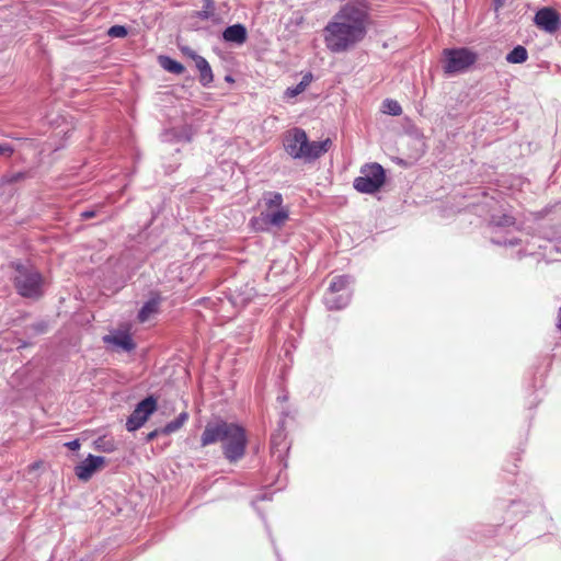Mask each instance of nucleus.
I'll return each mask as SVG.
<instances>
[{"label": "nucleus", "mask_w": 561, "mask_h": 561, "mask_svg": "<svg viewBox=\"0 0 561 561\" xmlns=\"http://www.w3.org/2000/svg\"><path fill=\"white\" fill-rule=\"evenodd\" d=\"M370 24L368 0H348L323 28L325 47L333 54L345 53L364 41Z\"/></svg>", "instance_id": "f257e3e1"}, {"label": "nucleus", "mask_w": 561, "mask_h": 561, "mask_svg": "<svg viewBox=\"0 0 561 561\" xmlns=\"http://www.w3.org/2000/svg\"><path fill=\"white\" fill-rule=\"evenodd\" d=\"M217 443H221L225 458L230 463H236L245 455L248 445L245 430L238 423L222 419L209 421L201 435V446L206 447Z\"/></svg>", "instance_id": "f03ea898"}, {"label": "nucleus", "mask_w": 561, "mask_h": 561, "mask_svg": "<svg viewBox=\"0 0 561 561\" xmlns=\"http://www.w3.org/2000/svg\"><path fill=\"white\" fill-rule=\"evenodd\" d=\"M14 274L12 282L16 293L27 299L37 300L44 295V278L42 274L28 264L12 262Z\"/></svg>", "instance_id": "7ed1b4c3"}, {"label": "nucleus", "mask_w": 561, "mask_h": 561, "mask_svg": "<svg viewBox=\"0 0 561 561\" xmlns=\"http://www.w3.org/2000/svg\"><path fill=\"white\" fill-rule=\"evenodd\" d=\"M352 283L353 278L350 275H340L332 279L323 297L324 305L329 310H340L350 304Z\"/></svg>", "instance_id": "20e7f679"}, {"label": "nucleus", "mask_w": 561, "mask_h": 561, "mask_svg": "<svg viewBox=\"0 0 561 561\" xmlns=\"http://www.w3.org/2000/svg\"><path fill=\"white\" fill-rule=\"evenodd\" d=\"M444 71L455 75L467 71L478 59V55L469 48H446L443 51Z\"/></svg>", "instance_id": "39448f33"}, {"label": "nucleus", "mask_w": 561, "mask_h": 561, "mask_svg": "<svg viewBox=\"0 0 561 561\" xmlns=\"http://www.w3.org/2000/svg\"><path fill=\"white\" fill-rule=\"evenodd\" d=\"M386 174L383 168L378 163L365 165L360 175L354 180V188L364 194H374L385 184Z\"/></svg>", "instance_id": "423d86ee"}, {"label": "nucleus", "mask_w": 561, "mask_h": 561, "mask_svg": "<svg viewBox=\"0 0 561 561\" xmlns=\"http://www.w3.org/2000/svg\"><path fill=\"white\" fill-rule=\"evenodd\" d=\"M156 409L157 400L152 396L141 400L128 416L126 421V430L128 432H135L140 428Z\"/></svg>", "instance_id": "0eeeda50"}, {"label": "nucleus", "mask_w": 561, "mask_h": 561, "mask_svg": "<svg viewBox=\"0 0 561 561\" xmlns=\"http://www.w3.org/2000/svg\"><path fill=\"white\" fill-rule=\"evenodd\" d=\"M289 217L286 208H279L275 211H262L260 216L252 218L251 224L257 231H266L272 227L280 228Z\"/></svg>", "instance_id": "6e6552de"}, {"label": "nucleus", "mask_w": 561, "mask_h": 561, "mask_svg": "<svg viewBox=\"0 0 561 561\" xmlns=\"http://www.w3.org/2000/svg\"><path fill=\"white\" fill-rule=\"evenodd\" d=\"M284 149L293 159H302V151L307 145V134L304 129L295 127L284 136Z\"/></svg>", "instance_id": "1a4fd4ad"}, {"label": "nucleus", "mask_w": 561, "mask_h": 561, "mask_svg": "<svg viewBox=\"0 0 561 561\" xmlns=\"http://www.w3.org/2000/svg\"><path fill=\"white\" fill-rule=\"evenodd\" d=\"M534 21L539 28L547 33H554L561 27V15L552 8L538 10Z\"/></svg>", "instance_id": "9d476101"}, {"label": "nucleus", "mask_w": 561, "mask_h": 561, "mask_svg": "<svg viewBox=\"0 0 561 561\" xmlns=\"http://www.w3.org/2000/svg\"><path fill=\"white\" fill-rule=\"evenodd\" d=\"M106 462V459L103 456H94L89 454V456L79 462L75 467V474L81 481H88L92 478V476L100 470Z\"/></svg>", "instance_id": "9b49d317"}, {"label": "nucleus", "mask_w": 561, "mask_h": 561, "mask_svg": "<svg viewBox=\"0 0 561 561\" xmlns=\"http://www.w3.org/2000/svg\"><path fill=\"white\" fill-rule=\"evenodd\" d=\"M331 146L332 140L330 138H327L322 141H309L307 138V145L302 151V159L306 161L317 160L325 152H328Z\"/></svg>", "instance_id": "f8f14e48"}, {"label": "nucleus", "mask_w": 561, "mask_h": 561, "mask_svg": "<svg viewBox=\"0 0 561 561\" xmlns=\"http://www.w3.org/2000/svg\"><path fill=\"white\" fill-rule=\"evenodd\" d=\"M162 298L159 293H151L149 299L142 305L138 311L137 319L139 322L145 323L160 311Z\"/></svg>", "instance_id": "ddd939ff"}, {"label": "nucleus", "mask_w": 561, "mask_h": 561, "mask_svg": "<svg viewBox=\"0 0 561 561\" xmlns=\"http://www.w3.org/2000/svg\"><path fill=\"white\" fill-rule=\"evenodd\" d=\"M222 38L227 43L241 45L248 38L247 27L240 23L230 25L222 32Z\"/></svg>", "instance_id": "4468645a"}, {"label": "nucleus", "mask_w": 561, "mask_h": 561, "mask_svg": "<svg viewBox=\"0 0 561 561\" xmlns=\"http://www.w3.org/2000/svg\"><path fill=\"white\" fill-rule=\"evenodd\" d=\"M103 341L107 344H113L116 347L124 350L125 352H131L136 347L131 336L126 332H117L115 334L105 335Z\"/></svg>", "instance_id": "2eb2a0df"}, {"label": "nucleus", "mask_w": 561, "mask_h": 561, "mask_svg": "<svg viewBox=\"0 0 561 561\" xmlns=\"http://www.w3.org/2000/svg\"><path fill=\"white\" fill-rule=\"evenodd\" d=\"M196 69L199 71V82L203 87H209L214 81V75L209 62L203 57L196 58L194 61Z\"/></svg>", "instance_id": "dca6fc26"}, {"label": "nucleus", "mask_w": 561, "mask_h": 561, "mask_svg": "<svg viewBox=\"0 0 561 561\" xmlns=\"http://www.w3.org/2000/svg\"><path fill=\"white\" fill-rule=\"evenodd\" d=\"M159 62L161 67L168 72L181 75L185 71V67L181 62L176 61L175 59L169 56H160Z\"/></svg>", "instance_id": "f3484780"}, {"label": "nucleus", "mask_w": 561, "mask_h": 561, "mask_svg": "<svg viewBox=\"0 0 561 561\" xmlns=\"http://www.w3.org/2000/svg\"><path fill=\"white\" fill-rule=\"evenodd\" d=\"M516 224V220L511 215H493L490 219V226L493 229H501V228H510L514 227Z\"/></svg>", "instance_id": "a211bd4d"}, {"label": "nucleus", "mask_w": 561, "mask_h": 561, "mask_svg": "<svg viewBox=\"0 0 561 561\" xmlns=\"http://www.w3.org/2000/svg\"><path fill=\"white\" fill-rule=\"evenodd\" d=\"M508 64H523L528 59L527 49L522 46H515L505 57Z\"/></svg>", "instance_id": "6ab92c4d"}, {"label": "nucleus", "mask_w": 561, "mask_h": 561, "mask_svg": "<svg viewBox=\"0 0 561 561\" xmlns=\"http://www.w3.org/2000/svg\"><path fill=\"white\" fill-rule=\"evenodd\" d=\"M266 208H284L283 207V195L278 192L267 191L263 193L262 197Z\"/></svg>", "instance_id": "aec40b11"}, {"label": "nucleus", "mask_w": 561, "mask_h": 561, "mask_svg": "<svg viewBox=\"0 0 561 561\" xmlns=\"http://www.w3.org/2000/svg\"><path fill=\"white\" fill-rule=\"evenodd\" d=\"M382 112L392 116H399L402 114V107L398 101L386 99L382 102Z\"/></svg>", "instance_id": "412c9836"}, {"label": "nucleus", "mask_w": 561, "mask_h": 561, "mask_svg": "<svg viewBox=\"0 0 561 561\" xmlns=\"http://www.w3.org/2000/svg\"><path fill=\"white\" fill-rule=\"evenodd\" d=\"M27 178H30V172L19 171V172H14V173H11V174H5L2 178V181H3V183H7V184H13V183H16L19 181L25 180Z\"/></svg>", "instance_id": "4be33fe9"}, {"label": "nucleus", "mask_w": 561, "mask_h": 561, "mask_svg": "<svg viewBox=\"0 0 561 561\" xmlns=\"http://www.w3.org/2000/svg\"><path fill=\"white\" fill-rule=\"evenodd\" d=\"M305 90H306V87L301 82H299L295 87L287 88L285 91V96L288 99H291V98L299 95Z\"/></svg>", "instance_id": "5701e85b"}, {"label": "nucleus", "mask_w": 561, "mask_h": 561, "mask_svg": "<svg viewBox=\"0 0 561 561\" xmlns=\"http://www.w3.org/2000/svg\"><path fill=\"white\" fill-rule=\"evenodd\" d=\"M491 240L494 244H497V245L515 247L519 243V240L517 238L502 239V238H497V237H492Z\"/></svg>", "instance_id": "b1692460"}, {"label": "nucleus", "mask_w": 561, "mask_h": 561, "mask_svg": "<svg viewBox=\"0 0 561 561\" xmlns=\"http://www.w3.org/2000/svg\"><path fill=\"white\" fill-rule=\"evenodd\" d=\"M182 427V425H180V423L176 421V419H174L173 421L167 423L162 428H161V432L162 434L164 435H169V434H172L176 431H179L180 428Z\"/></svg>", "instance_id": "393cba45"}, {"label": "nucleus", "mask_w": 561, "mask_h": 561, "mask_svg": "<svg viewBox=\"0 0 561 561\" xmlns=\"http://www.w3.org/2000/svg\"><path fill=\"white\" fill-rule=\"evenodd\" d=\"M108 35L112 37H124L127 35V30L123 25H113L108 30Z\"/></svg>", "instance_id": "a878e982"}, {"label": "nucleus", "mask_w": 561, "mask_h": 561, "mask_svg": "<svg viewBox=\"0 0 561 561\" xmlns=\"http://www.w3.org/2000/svg\"><path fill=\"white\" fill-rule=\"evenodd\" d=\"M14 152L12 145L8 142L0 144V157L10 158Z\"/></svg>", "instance_id": "bb28decb"}, {"label": "nucleus", "mask_w": 561, "mask_h": 561, "mask_svg": "<svg viewBox=\"0 0 561 561\" xmlns=\"http://www.w3.org/2000/svg\"><path fill=\"white\" fill-rule=\"evenodd\" d=\"M98 447L103 451L110 453L114 450V444L108 440H104V438H100L98 442Z\"/></svg>", "instance_id": "cd10ccee"}, {"label": "nucleus", "mask_w": 561, "mask_h": 561, "mask_svg": "<svg viewBox=\"0 0 561 561\" xmlns=\"http://www.w3.org/2000/svg\"><path fill=\"white\" fill-rule=\"evenodd\" d=\"M102 207L99 206L98 208H92V209H87V210H83L81 214H80V217L81 219L83 220H88V219H91L93 217L96 216V214L99 213V209H101Z\"/></svg>", "instance_id": "c85d7f7f"}, {"label": "nucleus", "mask_w": 561, "mask_h": 561, "mask_svg": "<svg viewBox=\"0 0 561 561\" xmlns=\"http://www.w3.org/2000/svg\"><path fill=\"white\" fill-rule=\"evenodd\" d=\"M181 51H182L185 56L190 57V58H191L192 60H194V61L196 60V58L201 57V55H198L195 50H193L192 48H190V47H187V46L182 47V48H181Z\"/></svg>", "instance_id": "c756f323"}, {"label": "nucleus", "mask_w": 561, "mask_h": 561, "mask_svg": "<svg viewBox=\"0 0 561 561\" xmlns=\"http://www.w3.org/2000/svg\"><path fill=\"white\" fill-rule=\"evenodd\" d=\"M214 9H206L204 5V9L197 12V18L201 20H208L213 14Z\"/></svg>", "instance_id": "7c9ffc66"}, {"label": "nucleus", "mask_w": 561, "mask_h": 561, "mask_svg": "<svg viewBox=\"0 0 561 561\" xmlns=\"http://www.w3.org/2000/svg\"><path fill=\"white\" fill-rule=\"evenodd\" d=\"M160 434H162L161 428H156L152 432L148 433L146 436L147 442H152L156 439Z\"/></svg>", "instance_id": "2f4dec72"}, {"label": "nucleus", "mask_w": 561, "mask_h": 561, "mask_svg": "<svg viewBox=\"0 0 561 561\" xmlns=\"http://www.w3.org/2000/svg\"><path fill=\"white\" fill-rule=\"evenodd\" d=\"M66 447H68L70 450H77L80 448V442L79 439H73L65 444Z\"/></svg>", "instance_id": "473e14b6"}, {"label": "nucleus", "mask_w": 561, "mask_h": 561, "mask_svg": "<svg viewBox=\"0 0 561 561\" xmlns=\"http://www.w3.org/2000/svg\"><path fill=\"white\" fill-rule=\"evenodd\" d=\"M188 420V414L186 412H182L178 415L176 421L180 423V425H184V423Z\"/></svg>", "instance_id": "72a5a7b5"}, {"label": "nucleus", "mask_w": 561, "mask_h": 561, "mask_svg": "<svg viewBox=\"0 0 561 561\" xmlns=\"http://www.w3.org/2000/svg\"><path fill=\"white\" fill-rule=\"evenodd\" d=\"M311 81H312V75L309 72L302 77L300 82L307 88Z\"/></svg>", "instance_id": "f704fd0d"}, {"label": "nucleus", "mask_w": 561, "mask_h": 561, "mask_svg": "<svg viewBox=\"0 0 561 561\" xmlns=\"http://www.w3.org/2000/svg\"><path fill=\"white\" fill-rule=\"evenodd\" d=\"M204 1V5L206 7V9H214V1L213 0H203Z\"/></svg>", "instance_id": "c9c22d12"}, {"label": "nucleus", "mask_w": 561, "mask_h": 561, "mask_svg": "<svg viewBox=\"0 0 561 561\" xmlns=\"http://www.w3.org/2000/svg\"><path fill=\"white\" fill-rule=\"evenodd\" d=\"M260 501H265V500H270V497L267 496V494H263L259 497Z\"/></svg>", "instance_id": "e433bc0d"}, {"label": "nucleus", "mask_w": 561, "mask_h": 561, "mask_svg": "<svg viewBox=\"0 0 561 561\" xmlns=\"http://www.w3.org/2000/svg\"><path fill=\"white\" fill-rule=\"evenodd\" d=\"M225 80L228 82H232L233 78L230 75H228V76H226Z\"/></svg>", "instance_id": "4c0bfd02"}, {"label": "nucleus", "mask_w": 561, "mask_h": 561, "mask_svg": "<svg viewBox=\"0 0 561 561\" xmlns=\"http://www.w3.org/2000/svg\"><path fill=\"white\" fill-rule=\"evenodd\" d=\"M512 505H513V506H518V505H520V502H516V501H514V502L512 503Z\"/></svg>", "instance_id": "58836bf2"}, {"label": "nucleus", "mask_w": 561, "mask_h": 561, "mask_svg": "<svg viewBox=\"0 0 561 561\" xmlns=\"http://www.w3.org/2000/svg\"><path fill=\"white\" fill-rule=\"evenodd\" d=\"M495 2L499 3V4H502V2L500 0H495Z\"/></svg>", "instance_id": "ea45409f"}]
</instances>
